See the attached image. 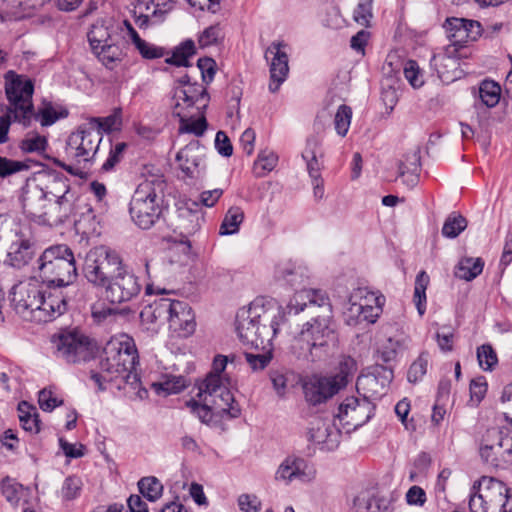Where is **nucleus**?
<instances>
[{"mask_svg":"<svg viewBox=\"0 0 512 512\" xmlns=\"http://www.w3.org/2000/svg\"><path fill=\"white\" fill-rule=\"evenodd\" d=\"M304 311L311 319L293 336L289 349L297 359L320 361L328 356L337 340L332 305L327 293L320 289L296 291L284 310L256 299L248 308L237 312L236 331L243 344L264 349L271 344L287 316Z\"/></svg>","mask_w":512,"mask_h":512,"instance_id":"obj_1","label":"nucleus"},{"mask_svg":"<svg viewBox=\"0 0 512 512\" xmlns=\"http://www.w3.org/2000/svg\"><path fill=\"white\" fill-rule=\"evenodd\" d=\"M197 397L199 401L190 400L187 406L197 415L202 423H209L213 414H228L231 418H237L241 409L234 404V396L226 385H221L217 376L204 379L198 387Z\"/></svg>","mask_w":512,"mask_h":512,"instance_id":"obj_2","label":"nucleus"},{"mask_svg":"<svg viewBox=\"0 0 512 512\" xmlns=\"http://www.w3.org/2000/svg\"><path fill=\"white\" fill-rule=\"evenodd\" d=\"M165 186V181L160 177L146 179L137 186L130 200L129 213L139 228L150 229L159 220Z\"/></svg>","mask_w":512,"mask_h":512,"instance_id":"obj_3","label":"nucleus"},{"mask_svg":"<svg viewBox=\"0 0 512 512\" xmlns=\"http://www.w3.org/2000/svg\"><path fill=\"white\" fill-rule=\"evenodd\" d=\"M87 39L92 54L107 69L113 70L124 60L125 43L112 20H97L91 25Z\"/></svg>","mask_w":512,"mask_h":512,"instance_id":"obj_4","label":"nucleus"},{"mask_svg":"<svg viewBox=\"0 0 512 512\" xmlns=\"http://www.w3.org/2000/svg\"><path fill=\"white\" fill-rule=\"evenodd\" d=\"M37 271L48 287L67 286L78 275L74 253L64 244L46 248L37 260Z\"/></svg>","mask_w":512,"mask_h":512,"instance_id":"obj_5","label":"nucleus"},{"mask_svg":"<svg viewBox=\"0 0 512 512\" xmlns=\"http://www.w3.org/2000/svg\"><path fill=\"white\" fill-rule=\"evenodd\" d=\"M138 364V355L135 345L130 340L109 341L104 349L99 363L100 371L106 373L110 380L121 378L131 386L139 382V376L135 372Z\"/></svg>","mask_w":512,"mask_h":512,"instance_id":"obj_6","label":"nucleus"},{"mask_svg":"<svg viewBox=\"0 0 512 512\" xmlns=\"http://www.w3.org/2000/svg\"><path fill=\"white\" fill-rule=\"evenodd\" d=\"M471 512H512V490L501 480L482 477L471 488Z\"/></svg>","mask_w":512,"mask_h":512,"instance_id":"obj_7","label":"nucleus"},{"mask_svg":"<svg viewBox=\"0 0 512 512\" xmlns=\"http://www.w3.org/2000/svg\"><path fill=\"white\" fill-rule=\"evenodd\" d=\"M4 80L5 92L10 104L8 111L13 115L14 121L29 126L33 116V80L13 70L5 73Z\"/></svg>","mask_w":512,"mask_h":512,"instance_id":"obj_8","label":"nucleus"},{"mask_svg":"<svg viewBox=\"0 0 512 512\" xmlns=\"http://www.w3.org/2000/svg\"><path fill=\"white\" fill-rule=\"evenodd\" d=\"M125 266L118 252L107 246H98L88 252L83 272L90 283L105 287Z\"/></svg>","mask_w":512,"mask_h":512,"instance_id":"obj_9","label":"nucleus"},{"mask_svg":"<svg viewBox=\"0 0 512 512\" xmlns=\"http://www.w3.org/2000/svg\"><path fill=\"white\" fill-rule=\"evenodd\" d=\"M52 342L56 356L67 363L86 362L93 356V346L89 337L80 331L62 332L54 336Z\"/></svg>","mask_w":512,"mask_h":512,"instance_id":"obj_10","label":"nucleus"},{"mask_svg":"<svg viewBox=\"0 0 512 512\" xmlns=\"http://www.w3.org/2000/svg\"><path fill=\"white\" fill-rule=\"evenodd\" d=\"M152 313L155 318H165L171 329L182 332L185 336L193 333L195 329L194 316L186 302L162 298L155 302Z\"/></svg>","mask_w":512,"mask_h":512,"instance_id":"obj_11","label":"nucleus"},{"mask_svg":"<svg viewBox=\"0 0 512 512\" xmlns=\"http://www.w3.org/2000/svg\"><path fill=\"white\" fill-rule=\"evenodd\" d=\"M103 135L89 124L80 126L67 140V153L73 155L78 162H88L96 155Z\"/></svg>","mask_w":512,"mask_h":512,"instance_id":"obj_12","label":"nucleus"},{"mask_svg":"<svg viewBox=\"0 0 512 512\" xmlns=\"http://www.w3.org/2000/svg\"><path fill=\"white\" fill-rule=\"evenodd\" d=\"M42 289L35 279L27 282H20L13 286L11 292V302L18 314L23 318L36 321L37 312L39 310Z\"/></svg>","mask_w":512,"mask_h":512,"instance_id":"obj_13","label":"nucleus"},{"mask_svg":"<svg viewBox=\"0 0 512 512\" xmlns=\"http://www.w3.org/2000/svg\"><path fill=\"white\" fill-rule=\"evenodd\" d=\"M37 252V240L29 226H21L14 231V237L8 248L6 262L21 269L28 265Z\"/></svg>","mask_w":512,"mask_h":512,"instance_id":"obj_14","label":"nucleus"},{"mask_svg":"<svg viewBox=\"0 0 512 512\" xmlns=\"http://www.w3.org/2000/svg\"><path fill=\"white\" fill-rule=\"evenodd\" d=\"M104 288L105 297L110 303L122 304L135 299L142 286L138 277L125 266Z\"/></svg>","mask_w":512,"mask_h":512,"instance_id":"obj_15","label":"nucleus"},{"mask_svg":"<svg viewBox=\"0 0 512 512\" xmlns=\"http://www.w3.org/2000/svg\"><path fill=\"white\" fill-rule=\"evenodd\" d=\"M393 377L391 367L376 364L370 371L357 378V391L362 392L363 398L367 400L381 398L386 394Z\"/></svg>","mask_w":512,"mask_h":512,"instance_id":"obj_16","label":"nucleus"},{"mask_svg":"<svg viewBox=\"0 0 512 512\" xmlns=\"http://www.w3.org/2000/svg\"><path fill=\"white\" fill-rule=\"evenodd\" d=\"M373 411L374 406L370 400L350 396L340 403L336 418L343 426L356 429L371 419Z\"/></svg>","mask_w":512,"mask_h":512,"instance_id":"obj_17","label":"nucleus"},{"mask_svg":"<svg viewBox=\"0 0 512 512\" xmlns=\"http://www.w3.org/2000/svg\"><path fill=\"white\" fill-rule=\"evenodd\" d=\"M341 384L329 376L312 375L303 381L304 398L312 406L326 403L341 390Z\"/></svg>","mask_w":512,"mask_h":512,"instance_id":"obj_18","label":"nucleus"},{"mask_svg":"<svg viewBox=\"0 0 512 512\" xmlns=\"http://www.w3.org/2000/svg\"><path fill=\"white\" fill-rule=\"evenodd\" d=\"M287 47L283 41H274L265 51L270 71L269 90L272 93L279 90L289 72Z\"/></svg>","mask_w":512,"mask_h":512,"instance_id":"obj_19","label":"nucleus"},{"mask_svg":"<svg viewBox=\"0 0 512 512\" xmlns=\"http://www.w3.org/2000/svg\"><path fill=\"white\" fill-rule=\"evenodd\" d=\"M316 476V469L302 457L296 455L287 456L279 465L275 480L290 484L295 480L311 482Z\"/></svg>","mask_w":512,"mask_h":512,"instance_id":"obj_20","label":"nucleus"},{"mask_svg":"<svg viewBox=\"0 0 512 512\" xmlns=\"http://www.w3.org/2000/svg\"><path fill=\"white\" fill-rule=\"evenodd\" d=\"M35 181L36 185L42 189L48 198L64 200L65 197L69 200L80 202L81 197L76 191L71 189L69 179L60 172H46Z\"/></svg>","mask_w":512,"mask_h":512,"instance_id":"obj_21","label":"nucleus"},{"mask_svg":"<svg viewBox=\"0 0 512 512\" xmlns=\"http://www.w3.org/2000/svg\"><path fill=\"white\" fill-rule=\"evenodd\" d=\"M307 438L322 450L333 451L339 446L341 431L330 420L317 417L309 424Z\"/></svg>","mask_w":512,"mask_h":512,"instance_id":"obj_22","label":"nucleus"},{"mask_svg":"<svg viewBox=\"0 0 512 512\" xmlns=\"http://www.w3.org/2000/svg\"><path fill=\"white\" fill-rule=\"evenodd\" d=\"M447 37L455 45L466 46L476 41L482 33L481 24L475 20L451 17L444 23Z\"/></svg>","mask_w":512,"mask_h":512,"instance_id":"obj_23","label":"nucleus"},{"mask_svg":"<svg viewBox=\"0 0 512 512\" xmlns=\"http://www.w3.org/2000/svg\"><path fill=\"white\" fill-rule=\"evenodd\" d=\"M79 208L80 202L72 201L65 197L64 200L48 198L39 224L58 226L75 217Z\"/></svg>","mask_w":512,"mask_h":512,"instance_id":"obj_24","label":"nucleus"},{"mask_svg":"<svg viewBox=\"0 0 512 512\" xmlns=\"http://www.w3.org/2000/svg\"><path fill=\"white\" fill-rule=\"evenodd\" d=\"M204 157V147L198 140H193L177 153L176 160L187 177L197 178L205 169Z\"/></svg>","mask_w":512,"mask_h":512,"instance_id":"obj_25","label":"nucleus"},{"mask_svg":"<svg viewBox=\"0 0 512 512\" xmlns=\"http://www.w3.org/2000/svg\"><path fill=\"white\" fill-rule=\"evenodd\" d=\"M481 459L492 466L498 467L504 460L503 432L496 427L488 428L479 441Z\"/></svg>","mask_w":512,"mask_h":512,"instance_id":"obj_26","label":"nucleus"},{"mask_svg":"<svg viewBox=\"0 0 512 512\" xmlns=\"http://www.w3.org/2000/svg\"><path fill=\"white\" fill-rule=\"evenodd\" d=\"M47 201L48 197L36 185V181L26 184L22 195V208L28 218L39 223Z\"/></svg>","mask_w":512,"mask_h":512,"instance_id":"obj_27","label":"nucleus"},{"mask_svg":"<svg viewBox=\"0 0 512 512\" xmlns=\"http://www.w3.org/2000/svg\"><path fill=\"white\" fill-rule=\"evenodd\" d=\"M40 306L36 322L52 321L67 310L66 297L58 289L49 292L47 295L43 292Z\"/></svg>","mask_w":512,"mask_h":512,"instance_id":"obj_28","label":"nucleus"},{"mask_svg":"<svg viewBox=\"0 0 512 512\" xmlns=\"http://www.w3.org/2000/svg\"><path fill=\"white\" fill-rule=\"evenodd\" d=\"M321 144L322 140L318 136L312 135L307 138L302 152V158L306 162V168L311 179L321 177L323 168Z\"/></svg>","mask_w":512,"mask_h":512,"instance_id":"obj_29","label":"nucleus"},{"mask_svg":"<svg viewBox=\"0 0 512 512\" xmlns=\"http://www.w3.org/2000/svg\"><path fill=\"white\" fill-rule=\"evenodd\" d=\"M354 299L363 300V322L375 323L382 312L385 298L382 295L377 296L367 288H358L354 290Z\"/></svg>","mask_w":512,"mask_h":512,"instance_id":"obj_30","label":"nucleus"},{"mask_svg":"<svg viewBox=\"0 0 512 512\" xmlns=\"http://www.w3.org/2000/svg\"><path fill=\"white\" fill-rule=\"evenodd\" d=\"M430 65L436 70L438 77L444 82H452L458 79L462 73L459 58L433 55L430 60Z\"/></svg>","mask_w":512,"mask_h":512,"instance_id":"obj_31","label":"nucleus"},{"mask_svg":"<svg viewBox=\"0 0 512 512\" xmlns=\"http://www.w3.org/2000/svg\"><path fill=\"white\" fill-rule=\"evenodd\" d=\"M75 229L78 233L84 235L99 234V222L96 219L93 209L80 198V208L76 216L72 217Z\"/></svg>","mask_w":512,"mask_h":512,"instance_id":"obj_32","label":"nucleus"},{"mask_svg":"<svg viewBox=\"0 0 512 512\" xmlns=\"http://www.w3.org/2000/svg\"><path fill=\"white\" fill-rule=\"evenodd\" d=\"M384 498H376L370 491L361 490L352 501L351 512L388 511Z\"/></svg>","mask_w":512,"mask_h":512,"instance_id":"obj_33","label":"nucleus"},{"mask_svg":"<svg viewBox=\"0 0 512 512\" xmlns=\"http://www.w3.org/2000/svg\"><path fill=\"white\" fill-rule=\"evenodd\" d=\"M18 413L20 424L25 431L30 433L40 431V420L36 407L22 401L18 404Z\"/></svg>","mask_w":512,"mask_h":512,"instance_id":"obj_34","label":"nucleus"},{"mask_svg":"<svg viewBox=\"0 0 512 512\" xmlns=\"http://www.w3.org/2000/svg\"><path fill=\"white\" fill-rule=\"evenodd\" d=\"M484 262L481 258H462L457 266L455 275L463 280L471 281L482 273Z\"/></svg>","mask_w":512,"mask_h":512,"instance_id":"obj_35","label":"nucleus"},{"mask_svg":"<svg viewBox=\"0 0 512 512\" xmlns=\"http://www.w3.org/2000/svg\"><path fill=\"white\" fill-rule=\"evenodd\" d=\"M196 52L194 41L187 39L182 42L179 46L175 47L170 57L165 59V62L170 65L177 67L189 66V58L192 57Z\"/></svg>","mask_w":512,"mask_h":512,"instance_id":"obj_36","label":"nucleus"},{"mask_svg":"<svg viewBox=\"0 0 512 512\" xmlns=\"http://www.w3.org/2000/svg\"><path fill=\"white\" fill-rule=\"evenodd\" d=\"M244 220V211L238 206H232L226 212L219 228L220 235H233L239 231Z\"/></svg>","mask_w":512,"mask_h":512,"instance_id":"obj_37","label":"nucleus"},{"mask_svg":"<svg viewBox=\"0 0 512 512\" xmlns=\"http://www.w3.org/2000/svg\"><path fill=\"white\" fill-rule=\"evenodd\" d=\"M202 216L198 212H193L192 208L185 207L179 209L178 228L186 235H192L200 228Z\"/></svg>","mask_w":512,"mask_h":512,"instance_id":"obj_38","label":"nucleus"},{"mask_svg":"<svg viewBox=\"0 0 512 512\" xmlns=\"http://www.w3.org/2000/svg\"><path fill=\"white\" fill-rule=\"evenodd\" d=\"M48 146V140L37 132H28L19 143L23 153L43 154Z\"/></svg>","mask_w":512,"mask_h":512,"instance_id":"obj_39","label":"nucleus"},{"mask_svg":"<svg viewBox=\"0 0 512 512\" xmlns=\"http://www.w3.org/2000/svg\"><path fill=\"white\" fill-rule=\"evenodd\" d=\"M501 87L492 80H484L479 86V97L484 105L489 108L495 107L500 100Z\"/></svg>","mask_w":512,"mask_h":512,"instance_id":"obj_40","label":"nucleus"},{"mask_svg":"<svg viewBox=\"0 0 512 512\" xmlns=\"http://www.w3.org/2000/svg\"><path fill=\"white\" fill-rule=\"evenodd\" d=\"M178 100H183L188 106H192L201 100L206 102L209 99V94L205 88L198 84L189 85L187 89H178L175 93Z\"/></svg>","mask_w":512,"mask_h":512,"instance_id":"obj_41","label":"nucleus"},{"mask_svg":"<svg viewBox=\"0 0 512 512\" xmlns=\"http://www.w3.org/2000/svg\"><path fill=\"white\" fill-rule=\"evenodd\" d=\"M466 227V218L461 214L453 212L445 219L441 232L446 238H456Z\"/></svg>","mask_w":512,"mask_h":512,"instance_id":"obj_42","label":"nucleus"},{"mask_svg":"<svg viewBox=\"0 0 512 512\" xmlns=\"http://www.w3.org/2000/svg\"><path fill=\"white\" fill-rule=\"evenodd\" d=\"M2 493L11 505L18 506L20 501L28 494V489L7 478L2 481Z\"/></svg>","mask_w":512,"mask_h":512,"instance_id":"obj_43","label":"nucleus"},{"mask_svg":"<svg viewBox=\"0 0 512 512\" xmlns=\"http://www.w3.org/2000/svg\"><path fill=\"white\" fill-rule=\"evenodd\" d=\"M277 162L278 156L273 151L263 150L254 162V172L258 177H263L276 167Z\"/></svg>","mask_w":512,"mask_h":512,"instance_id":"obj_44","label":"nucleus"},{"mask_svg":"<svg viewBox=\"0 0 512 512\" xmlns=\"http://www.w3.org/2000/svg\"><path fill=\"white\" fill-rule=\"evenodd\" d=\"M429 283V276L425 271H420L415 279L414 302L420 315L425 312L426 289Z\"/></svg>","mask_w":512,"mask_h":512,"instance_id":"obj_45","label":"nucleus"},{"mask_svg":"<svg viewBox=\"0 0 512 512\" xmlns=\"http://www.w3.org/2000/svg\"><path fill=\"white\" fill-rule=\"evenodd\" d=\"M356 370V361L350 356H343L339 361L338 372L335 375L329 377L333 380H336L337 382L341 380V389H343L346 387L349 378L353 376Z\"/></svg>","mask_w":512,"mask_h":512,"instance_id":"obj_46","label":"nucleus"},{"mask_svg":"<svg viewBox=\"0 0 512 512\" xmlns=\"http://www.w3.org/2000/svg\"><path fill=\"white\" fill-rule=\"evenodd\" d=\"M141 494L149 501H156L162 495L163 485L156 477H144L138 482Z\"/></svg>","mask_w":512,"mask_h":512,"instance_id":"obj_47","label":"nucleus"},{"mask_svg":"<svg viewBox=\"0 0 512 512\" xmlns=\"http://www.w3.org/2000/svg\"><path fill=\"white\" fill-rule=\"evenodd\" d=\"M187 385L188 382L183 376H171L162 382L153 383V387L158 394L163 392L166 395L179 393L186 388Z\"/></svg>","mask_w":512,"mask_h":512,"instance_id":"obj_48","label":"nucleus"},{"mask_svg":"<svg viewBox=\"0 0 512 512\" xmlns=\"http://www.w3.org/2000/svg\"><path fill=\"white\" fill-rule=\"evenodd\" d=\"M352 119V109L351 107L343 104L340 105L337 109V112L334 117V126L337 134L341 137L346 136Z\"/></svg>","mask_w":512,"mask_h":512,"instance_id":"obj_49","label":"nucleus"},{"mask_svg":"<svg viewBox=\"0 0 512 512\" xmlns=\"http://www.w3.org/2000/svg\"><path fill=\"white\" fill-rule=\"evenodd\" d=\"M88 124L98 129L101 133H109L120 128L122 124L121 115L119 112H115L104 118H92Z\"/></svg>","mask_w":512,"mask_h":512,"instance_id":"obj_50","label":"nucleus"},{"mask_svg":"<svg viewBox=\"0 0 512 512\" xmlns=\"http://www.w3.org/2000/svg\"><path fill=\"white\" fill-rule=\"evenodd\" d=\"M363 300L354 299V292L349 298V306L344 312L348 325H357L363 323Z\"/></svg>","mask_w":512,"mask_h":512,"instance_id":"obj_51","label":"nucleus"},{"mask_svg":"<svg viewBox=\"0 0 512 512\" xmlns=\"http://www.w3.org/2000/svg\"><path fill=\"white\" fill-rule=\"evenodd\" d=\"M271 346L272 343L269 346H266L264 350L267 348H269V350L262 354H254L248 352L244 353L245 359L253 371L263 370L268 366V364L272 360ZM254 348L257 349L256 347ZM258 349L263 350L262 347H259Z\"/></svg>","mask_w":512,"mask_h":512,"instance_id":"obj_52","label":"nucleus"},{"mask_svg":"<svg viewBox=\"0 0 512 512\" xmlns=\"http://www.w3.org/2000/svg\"><path fill=\"white\" fill-rule=\"evenodd\" d=\"M477 359L480 367L485 371H491L498 362L496 352L490 344L478 347Z\"/></svg>","mask_w":512,"mask_h":512,"instance_id":"obj_53","label":"nucleus"},{"mask_svg":"<svg viewBox=\"0 0 512 512\" xmlns=\"http://www.w3.org/2000/svg\"><path fill=\"white\" fill-rule=\"evenodd\" d=\"M428 366V354L421 353L419 357L411 364L408 373L407 379L411 383H416L422 379V377L427 372Z\"/></svg>","mask_w":512,"mask_h":512,"instance_id":"obj_54","label":"nucleus"},{"mask_svg":"<svg viewBox=\"0 0 512 512\" xmlns=\"http://www.w3.org/2000/svg\"><path fill=\"white\" fill-rule=\"evenodd\" d=\"M28 169L29 165L23 161L12 160L0 156V178H6L15 173Z\"/></svg>","mask_w":512,"mask_h":512,"instance_id":"obj_55","label":"nucleus"},{"mask_svg":"<svg viewBox=\"0 0 512 512\" xmlns=\"http://www.w3.org/2000/svg\"><path fill=\"white\" fill-rule=\"evenodd\" d=\"M180 122L179 133H191L199 137L207 129V121L204 116L192 121H187L184 117H181Z\"/></svg>","mask_w":512,"mask_h":512,"instance_id":"obj_56","label":"nucleus"},{"mask_svg":"<svg viewBox=\"0 0 512 512\" xmlns=\"http://www.w3.org/2000/svg\"><path fill=\"white\" fill-rule=\"evenodd\" d=\"M32 119L39 121L43 127H47L54 124L59 119V115L50 103H45L37 112L33 111Z\"/></svg>","mask_w":512,"mask_h":512,"instance_id":"obj_57","label":"nucleus"},{"mask_svg":"<svg viewBox=\"0 0 512 512\" xmlns=\"http://www.w3.org/2000/svg\"><path fill=\"white\" fill-rule=\"evenodd\" d=\"M82 480L77 476H68L63 483L61 494L65 500H73L80 494L82 489Z\"/></svg>","mask_w":512,"mask_h":512,"instance_id":"obj_58","label":"nucleus"},{"mask_svg":"<svg viewBox=\"0 0 512 512\" xmlns=\"http://www.w3.org/2000/svg\"><path fill=\"white\" fill-rule=\"evenodd\" d=\"M269 378L272 382L276 394L279 397H283L287 389V371L284 368L271 369L269 371Z\"/></svg>","mask_w":512,"mask_h":512,"instance_id":"obj_59","label":"nucleus"},{"mask_svg":"<svg viewBox=\"0 0 512 512\" xmlns=\"http://www.w3.org/2000/svg\"><path fill=\"white\" fill-rule=\"evenodd\" d=\"M404 76L413 88H419L424 84L423 75L414 60H408L405 63Z\"/></svg>","mask_w":512,"mask_h":512,"instance_id":"obj_60","label":"nucleus"},{"mask_svg":"<svg viewBox=\"0 0 512 512\" xmlns=\"http://www.w3.org/2000/svg\"><path fill=\"white\" fill-rule=\"evenodd\" d=\"M135 48L144 59H157L165 55V49L141 39L136 43Z\"/></svg>","mask_w":512,"mask_h":512,"instance_id":"obj_61","label":"nucleus"},{"mask_svg":"<svg viewBox=\"0 0 512 512\" xmlns=\"http://www.w3.org/2000/svg\"><path fill=\"white\" fill-rule=\"evenodd\" d=\"M353 18L358 24L368 26L372 18V0H361L353 12Z\"/></svg>","mask_w":512,"mask_h":512,"instance_id":"obj_62","label":"nucleus"},{"mask_svg":"<svg viewBox=\"0 0 512 512\" xmlns=\"http://www.w3.org/2000/svg\"><path fill=\"white\" fill-rule=\"evenodd\" d=\"M411 158L413 159L412 165L414 167L412 169H410L403 162H400L399 166H398V176L403 178L406 175H408V178L406 181L411 186H414L417 183V174L416 173L418 171L419 161H420L419 150L415 151Z\"/></svg>","mask_w":512,"mask_h":512,"instance_id":"obj_63","label":"nucleus"},{"mask_svg":"<svg viewBox=\"0 0 512 512\" xmlns=\"http://www.w3.org/2000/svg\"><path fill=\"white\" fill-rule=\"evenodd\" d=\"M38 403L43 411L51 412L56 407L61 406L63 404V400L54 396L51 390L44 388L39 392Z\"/></svg>","mask_w":512,"mask_h":512,"instance_id":"obj_64","label":"nucleus"}]
</instances>
